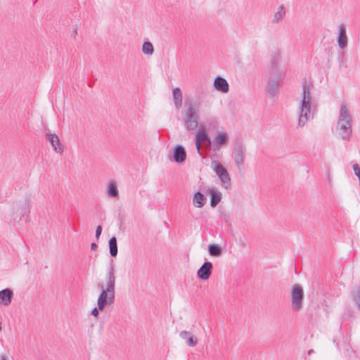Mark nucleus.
Returning a JSON list of instances; mask_svg holds the SVG:
<instances>
[{
    "label": "nucleus",
    "mask_w": 360,
    "mask_h": 360,
    "mask_svg": "<svg viewBox=\"0 0 360 360\" xmlns=\"http://www.w3.org/2000/svg\"><path fill=\"white\" fill-rule=\"evenodd\" d=\"M213 85L217 91L224 94L227 93L229 90V86L227 81L224 78L219 76L215 78Z\"/></svg>",
    "instance_id": "16"
},
{
    "label": "nucleus",
    "mask_w": 360,
    "mask_h": 360,
    "mask_svg": "<svg viewBox=\"0 0 360 360\" xmlns=\"http://www.w3.org/2000/svg\"><path fill=\"white\" fill-rule=\"evenodd\" d=\"M101 293L97 300V307L91 310V315L95 317L98 316L99 311L104 310L108 305H111L115 300V277L112 269L110 271L108 281L105 285L99 286Z\"/></svg>",
    "instance_id": "2"
},
{
    "label": "nucleus",
    "mask_w": 360,
    "mask_h": 360,
    "mask_svg": "<svg viewBox=\"0 0 360 360\" xmlns=\"http://www.w3.org/2000/svg\"><path fill=\"white\" fill-rule=\"evenodd\" d=\"M1 360H8V358L6 356H1Z\"/></svg>",
    "instance_id": "33"
},
{
    "label": "nucleus",
    "mask_w": 360,
    "mask_h": 360,
    "mask_svg": "<svg viewBox=\"0 0 360 360\" xmlns=\"http://www.w3.org/2000/svg\"><path fill=\"white\" fill-rule=\"evenodd\" d=\"M96 248V245L95 243H91V249H95Z\"/></svg>",
    "instance_id": "34"
},
{
    "label": "nucleus",
    "mask_w": 360,
    "mask_h": 360,
    "mask_svg": "<svg viewBox=\"0 0 360 360\" xmlns=\"http://www.w3.org/2000/svg\"><path fill=\"white\" fill-rule=\"evenodd\" d=\"M354 300L357 304L359 310H360V286L356 288L354 291Z\"/></svg>",
    "instance_id": "28"
},
{
    "label": "nucleus",
    "mask_w": 360,
    "mask_h": 360,
    "mask_svg": "<svg viewBox=\"0 0 360 360\" xmlns=\"http://www.w3.org/2000/svg\"><path fill=\"white\" fill-rule=\"evenodd\" d=\"M108 195L110 197H117L118 196L119 191L117 188V184L114 180H110L108 183V188H107Z\"/></svg>",
    "instance_id": "22"
},
{
    "label": "nucleus",
    "mask_w": 360,
    "mask_h": 360,
    "mask_svg": "<svg viewBox=\"0 0 360 360\" xmlns=\"http://www.w3.org/2000/svg\"><path fill=\"white\" fill-rule=\"evenodd\" d=\"M212 138L210 137L208 131L206 128V124H202L195 134V147L198 153L202 156L201 146L204 144V148L206 150H210V143Z\"/></svg>",
    "instance_id": "6"
},
{
    "label": "nucleus",
    "mask_w": 360,
    "mask_h": 360,
    "mask_svg": "<svg viewBox=\"0 0 360 360\" xmlns=\"http://www.w3.org/2000/svg\"><path fill=\"white\" fill-rule=\"evenodd\" d=\"M212 264L210 262H205L198 270V277L203 281L207 280L211 276Z\"/></svg>",
    "instance_id": "14"
},
{
    "label": "nucleus",
    "mask_w": 360,
    "mask_h": 360,
    "mask_svg": "<svg viewBox=\"0 0 360 360\" xmlns=\"http://www.w3.org/2000/svg\"><path fill=\"white\" fill-rule=\"evenodd\" d=\"M285 14V8L283 6H280L278 11L274 13L272 20L273 23H278L283 20Z\"/></svg>",
    "instance_id": "23"
},
{
    "label": "nucleus",
    "mask_w": 360,
    "mask_h": 360,
    "mask_svg": "<svg viewBox=\"0 0 360 360\" xmlns=\"http://www.w3.org/2000/svg\"><path fill=\"white\" fill-rule=\"evenodd\" d=\"M212 120V119H210V118L207 117V120H206V123L209 124H211Z\"/></svg>",
    "instance_id": "32"
},
{
    "label": "nucleus",
    "mask_w": 360,
    "mask_h": 360,
    "mask_svg": "<svg viewBox=\"0 0 360 360\" xmlns=\"http://www.w3.org/2000/svg\"><path fill=\"white\" fill-rule=\"evenodd\" d=\"M205 200L204 195L200 192H197L193 198V202H202Z\"/></svg>",
    "instance_id": "29"
},
{
    "label": "nucleus",
    "mask_w": 360,
    "mask_h": 360,
    "mask_svg": "<svg viewBox=\"0 0 360 360\" xmlns=\"http://www.w3.org/2000/svg\"><path fill=\"white\" fill-rule=\"evenodd\" d=\"M200 108V103L197 101L187 99L185 101L184 121L187 131H193L199 128Z\"/></svg>",
    "instance_id": "3"
},
{
    "label": "nucleus",
    "mask_w": 360,
    "mask_h": 360,
    "mask_svg": "<svg viewBox=\"0 0 360 360\" xmlns=\"http://www.w3.org/2000/svg\"><path fill=\"white\" fill-rule=\"evenodd\" d=\"M352 169L354 170L355 176L358 178L360 186V165L357 163L352 165Z\"/></svg>",
    "instance_id": "30"
},
{
    "label": "nucleus",
    "mask_w": 360,
    "mask_h": 360,
    "mask_svg": "<svg viewBox=\"0 0 360 360\" xmlns=\"http://www.w3.org/2000/svg\"><path fill=\"white\" fill-rule=\"evenodd\" d=\"M203 205H204V204L200 203V204H199V205H198V207H201Z\"/></svg>",
    "instance_id": "36"
},
{
    "label": "nucleus",
    "mask_w": 360,
    "mask_h": 360,
    "mask_svg": "<svg viewBox=\"0 0 360 360\" xmlns=\"http://www.w3.org/2000/svg\"><path fill=\"white\" fill-rule=\"evenodd\" d=\"M210 158L212 159L210 164L212 169L220 180L222 187L228 189L231 186V177L227 169L218 160L212 159V155Z\"/></svg>",
    "instance_id": "4"
},
{
    "label": "nucleus",
    "mask_w": 360,
    "mask_h": 360,
    "mask_svg": "<svg viewBox=\"0 0 360 360\" xmlns=\"http://www.w3.org/2000/svg\"><path fill=\"white\" fill-rule=\"evenodd\" d=\"M186 153L184 148L181 146H176L174 149V160L177 163H182L186 160Z\"/></svg>",
    "instance_id": "17"
},
{
    "label": "nucleus",
    "mask_w": 360,
    "mask_h": 360,
    "mask_svg": "<svg viewBox=\"0 0 360 360\" xmlns=\"http://www.w3.org/2000/svg\"><path fill=\"white\" fill-rule=\"evenodd\" d=\"M13 292L9 289H4L0 291V304L5 306L8 305L11 302Z\"/></svg>",
    "instance_id": "19"
},
{
    "label": "nucleus",
    "mask_w": 360,
    "mask_h": 360,
    "mask_svg": "<svg viewBox=\"0 0 360 360\" xmlns=\"http://www.w3.org/2000/svg\"><path fill=\"white\" fill-rule=\"evenodd\" d=\"M173 99L175 108L176 109L181 108L182 106L183 94L179 87L173 89Z\"/></svg>",
    "instance_id": "20"
},
{
    "label": "nucleus",
    "mask_w": 360,
    "mask_h": 360,
    "mask_svg": "<svg viewBox=\"0 0 360 360\" xmlns=\"http://www.w3.org/2000/svg\"><path fill=\"white\" fill-rule=\"evenodd\" d=\"M209 194L211 196V201L210 202H219L221 199V193L214 189H211L209 191Z\"/></svg>",
    "instance_id": "27"
},
{
    "label": "nucleus",
    "mask_w": 360,
    "mask_h": 360,
    "mask_svg": "<svg viewBox=\"0 0 360 360\" xmlns=\"http://www.w3.org/2000/svg\"><path fill=\"white\" fill-rule=\"evenodd\" d=\"M142 51L145 55L151 56L154 52V48L151 42L145 41L142 46Z\"/></svg>",
    "instance_id": "26"
},
{
    "label": "nucleus",
    "mask_w": 360,
    "mask_h": 360,
    "mask_svg": "<svg viewBox=\"0 0 360 360\" xmlns=\"http://www.w3.org/2000/svg\"><path fill=\"white\" fill-rule=\"evenodd\" d=\"M29 212V207L27 204L18 205L16 212L13 214L14 219H21V217Z\"/></svg>",
    "instance_id": "21"
},
{
    "label": "nucleus",
    "mask_w": 360,
    "mask_h": 360,
    "mask_svg": "<svg viewBox=\"0 0 360 360\" xmlns=\"http://www.w3.org/2000/svg\"><path fill=\"white\" fill-rule=\"evenodd\" d=\"M314 352V350H313V349H310V350H309V351H308V354H309V355H311V354H313Z\"/></svg>",
    "instance_id": "35"
},
{
    "label": "nucleus",
    "mask_w": 360,
    "mask_h": 360,
    "mask_svg": "<svg viewBox=\"0 0 360 360\" xmlns=\"http://www.w3.org/2000/svg\"><path fill=\"white\" fill-rule=\"evenodd\" d=\"M281 60V56L279 51H276L272 53L270 71L283 72V68L280 65Z\"/></svg>",
    "instance_id": "15"
},
{
    "label": "nucleus",
    "mask_w": 360,
    "mask_h": 360,
    "mask_svg": "<svg viewBox=\"0 0 360 360\" xmlns=\"http://www.w3.org/2000/svg\"><path fill=\"white\" fill-rule=\"evenodd\" d=\"M110 253L112 257H116L117 255V245L115 237H112L109 240Z\"/></svg>",
    "instance_id": "25"
},
{
    "label": "nucleus",
    "mask_w": 360,
    "mask_h": 360,
    "mask_svg": "<svg viewBox=\"0 0 360 360\" xmlns=\"http://www.w3.org/2000/svg\"><path fill=\"white\" fill-rule=\"evenodd\" d=\"M269 75L266 84V91L270 96L274 97L277 92L283 72L269 71Z\"/></svg>",
    "instance_id": "9"
},
{
    "label": "nucleus",
    "mask_w": 360,
    "mask_h": 360,
    "mask_svg": "<svg viewBox=\"0 0 360 360\" xmlns=\"http://www.w3.org/2000/svg\"><path fill=\"white\" fill-rule=\"evenodd\" d=\"M245 150V148L241 145H236L233 148L232 158L238 168H240L244 164Z\"/></svg>",
    "instance_id": "11"
},
{
    "label": "nucleus",
    "mask_w": 360,
    "mask_h": 360,
    "mask_svg": "<svg viewBox=\"0 0 360 360\" xmlns=\"http://www.w3.org/2000/svg\"><path fill=\"white\" fill-rule=\"evenodd\" d=\"M338 45L340 49H345L347 47L348 38L346 33V27L343 24L338 26V36L337 38Z\"/></svg>",
    "instance_id": "13"
},
{
    "label": "nucleus",
    "mask_w": 360,
    "mask_h": 360,
    "mask_svg": "<svg viewBox=\"0 0 360 360\" xmlns=\"http://www.w3.org/2000/svg\"><path fill=\"white\" fill-rule=\"evenodd\" d=\"M101 231H102V228L101 226H98L96 229V238H98L99 236L101 235Z\"/></svg>",
    "instance_id": "31"
},
{
    "label": "nucleus",
    "mask_w": 360,
    "mask_h": 360,
    "mask_svg": "<svg viewBox=\"0 0 360 360\" xmlns=\"http://www.w3.org/2000/svg\"><path fill=\"white\" fill-rule=\"evenodd\" d=\"M230 141V136L225 130H217L212 136L210 143V150L219 152L223 148L226 147Z\"/></svg>",
    "instance_id": "5"
},
{
    "label": "nucleus",
    "mask_w": 360,
    "mask_h": 360,
    "mask_svg": "<svg viewBox=\"0 0 360 360\" xmlns=\"http://www.w3.org/2000/svg\"><path fill=\"white\" fill-rule=\"evenodd\" d=\"M291 302L293 311H300L303 307L304 290L299 284H294L291 288Z\"/></svg>",
    "instance_id": "7"
},
{
    "label": "nucleus",
    "mask_w": 360,
    "mask_h": 360,
    "mask_svg": "<svg viewBox=\"0 0 360 360\" xmlns=\"http://www.w3.org/2000/svg\"><path fill=\"white\" fill-rule=\"evenodd\" d=\"M179 335L181 338L186 341V344L189 347H194L198 343L197 338L188 331L183 330L180 333Z\"/></svg>",
    "instance_id": "18"
},
{
    "label": "nucleus",
    "mask_w": 360,
    "mask_h": 360,
    "mask_svg": "<svg viewBox=\"0 0 360 360\" xmlns=\"http://www.w3.org/2000/svg\"><path fill=\"white\" fill-rule=\"evenodd\" d=\"M333 133L338 139L342 141H349L352 136V127L335 125Z\"/></svg>",
    "instance_id": "10"
},
{
    "label": "nucleus",
    "mask_w": 360,
    "mask_h": 360,
    "mask_svg": "<svg viewBox=\"0 0 360 360\" xmlns=\"http://www.w3.org/2000/svg\"><path fill=\"white\" fill-rule=\"evenodd\" d=\"M208 252L211 256L219 257L221 254V248L216 244H210L208 245Z\"/></svg>",
    "instance_id": "24"
},
{
    "label": "nucleus",
    "mask_w": 360,
    "mask_h": 360,
    "mask_svg": "<svg viewBox=\"0 0 360 360\" xmlns=\"http://www.w3.org/2000/svg\"><path fill=\"white\" fill-rule=\"evenodd\" d=\"M46 136L54 151L57 153L61 154L64 150V147L61 144L58 136L56 134L49 131L46 134Z\"/></svg>",
    "instance_id": "12"
},
{
    "label": "nucleus",
    "mask_w": 360,
    "mask_h": 360,
    "mask_svg": "<svg viewBox=\"0 0 360 360\" xmlns=\"http://www.w3.org/2000/svg\"><path fill=\"white\" fill-rule=\"evenodd\" d=\"M336 125L352 127V117L346 102H342L340 105Z\"/></svg>",
    "instance_id": "8"
},
{
    "label": "nucleus",
    "mask_w": 360,
    "mask_h": 360,
    "mask_svg": "<svg viewBox=\"0 0 360 360\" xmlns=\"http://www.w3.org/2000/svg\"><path fill=\"white\" fill-rule=\"evenodd\" d=\"M216 205H217V204H211V206H212V207H214Z\"/></svg>",
    "instance_id": "37"
},
{
    "label": "nucleus",
    "mask_w": 360,
    "mask_h": 360,
    "mask_svg": "<svg viewBox=\"0 0 360 360\" xmlns=\"http://www.w3.org/2000/svg\"><path fill=\"white\" fill-rule=\"evenodd\" d=\"M297 108V126L304 127L314 117L315 101L311 91V84L304 82L302 85V91L296 98Z\"/></svg>",
    "instance_id": "1"
}]
</instances>
